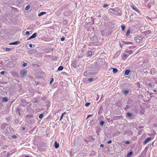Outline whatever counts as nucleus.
<instances>
[{
    "label": "nucleus",
    "mask_w": 157,
    "mask_h": 157,
    "mask_svg": "<svg viewBox=\"0 0 157 157\" xmlns=\"http://www.w3.org/2000/svg\"><path fill=\"white\" fill-rule=\"evenodd\" d=\"M153 91L155 92H156V90H153Z\"/></svg>",
    "instance_id": "58"
},
{
    "label": "nucleus",
    "mask_w": 157,
    "mask_h": 157,
    "mask_svg": "<svg viewBox=\"0 0 157 157\" xmlns=\"http://www.w3.org/2000/svg\"><path fill=\"white\" fill-rule=\"evenodd\" d=\"M92 52H91V51H90L89 52H88V56H90L91 55H92Z\"/></svg>",
    "instance_id": "29"
},
{
    "label": "nucleus",
    "mask_w": 157,
    "mask_h": 157,
    "mask_svg": "<svg viewBox=\"0 0 157 157\" xmlns=\"http://www.w3.org/2000/svg\"><path fill=\"white\" fill-rule=\"evenodd\" d=\"M7 125V124L6 123H3L1 125V128L2 129H4L6 127V126Z\"/></svg>",
    "instance_id": "8"
},
{
    "label": "nucleus",
    "mask_w": 157,
    "mask_h": 157,
    "mask_svg": "<svg viewBox=\"0 0 157 157\" xmlns=\"http://www.w3.org/2000/svg\"><path fill=\"white\" fill-rule=\"evenodd\" d=\"M5 136L2 134H0V140H5Z\"/></svg>",
    "instance_id": "5"
},
{
    "label": "nucleus",
    "mask_w": 157,
    "mask_h": 157,
    "mask_svg": "<svg viewBox=\"0 0 157 157\" xmlns=\"http://www.w3.org/2000/svg\"><path fill=\"white\" fill-rule=\"evenodd\" d=\"M130 33V31L129 30H127L126 33V36H128L129 35Z\"/></svg>",
    "instance_id": "25"
},
{
    "label": "nucleus",
    "mask_w": 157,
    "mask_h": 157,
    "mask_svg": "<svg viewBox=\"0 0 157 157\" xmlns=\"http://www.w3.org/2000/svg\"><path fill=\"white\" fill-rule=\"evenodd\" d=\"M59 144L57 142L55 141L54 143V147L56 148H57L59 147Z\"/></svg>",
    "instance_id": "4"
},
{
    "label": "nucleus",
    "mask_w": 157,
    "mask_h": 157,
    "mask_svg": "<svg viewBox=\"0 0 157 157\" xmlns=\"http://www.w3.org/2000/svg\"><path fill=\"white\" fill-rule=\"evenodd\" d=\"M12 137L13 138H17V136L15 135H13L12 136Z\"/></svg>",
    "instance_id": "44"
},
{
    "label": "nucleus",
    "mask_w": 157,
    "mask_h": 157,
    "mask_svg": "<svg viewBox=\"0 0 157 157\" xmlns=\"http://www.w3.org/2000/svg\"><path fill=\"white\" fill-rule=\"evenodd\" d=\"M93 78H90L88 80L90 81H92L93 80Z\"/></svg>",
    "instance_id": "42"
},
{
    "label": "nucleus",
    "mask_w": 157,
    "mask_h": 157,
    "mask_svg": "<svg viewBox=\"0 0 157 157\" xmlns=\"http://www.w3.org/2000/svg\"><path fill=\"white\" fill-rule=\"evenodd\" d=\"M121 28H122V30L124 31L125 29V26L124 25H121Z\"/></svg>",
    "instance_id": "23"
},
{
    "label": "nucleus",
    "mask_w": 157,
    "mask_h": 157,
    "mask_svg": "<svg viewBox=\"0 0 157 157\" xmlns=\"http://www.w3.org/2000/svg\"><path fill=\"white\" fill-rule=\"evenodd\" d=\"M137 85L138 86H139V87H140V83L139 82H138V83L137 84Z\"/></svg>",
    "instance_id": "53"
},
{
    "label": "nucleus",
    "mask_w": 157,
    "mask_h": 157,
    "mask_svg": "<svg viewBox=\"0 0 157 157\" xmlns=\"http://www.w3.org/2000/svg\"><path fill=\"white\" fill-rule=\"evenodd\" d=\"M151 137L148 138L145 140L144 142V144H146L147 143L149 142L151 140Z\"/></svg>",
    "instance_id": "3"
},
{
    "label": "nucleus",
    "mask_w": 157,
    "mask_h": 157,
    "mask_svg": "<svg viewBox=\"0 0 157 157\" xmlns=\"http://www.w3.org/2000/svg\"><path fill=\"white\" fill-rule=\"evenodd\" d=\"M65 40V38L64 37H62L61 38V40L62 41H63Z\"/></svg>",
    "instance_id": "40"
},
{
    "label": "nucleus",
    "mask_w": 157,
    "mask_h": 157,
    "mask_svg": "<svg viewBox=\"0 0 157 157\" xmlns=\"http://www.w3.org/2000/svg\"><path fill=\"white\" fill-rule=\"evenodd\" d=\"M129 93V91L128 90H125L123 92V94L125 95Z\"/></svg>",
    "instance_id": "17"
},
{
    "label": "nucleus",
    "mask_w": 157,
    "mask_h": 157,
    "mask_svg": "<svg viewBox=\"0 0 157 157\" xmlns=\"http://www.w3.org/2000/svg\"><path fill=\"white\" fill-rule=\"evenodd\" d=\"M133 154L132 151H130L129 152L127 155V156L128 157H130V156Z\"/></svg>",
    "instance_id": "13"
},
{
    "label": "nucleus",
    "mask_w": 157,
    "mask_h": 157,
    "mask_svg": "<svg viewBox=\"0 0 157 157\" xmlns=\"http://www.w3.org/2000/svg\"><path fill=\"white\" fill-rule=\"evenodd\" d=\"M21 73L23 76L25 77L26 75L27 72L25 70H22L21 71Z\"/></svg>",
    "instance_id": "2"
},
{
    "label": "nucleus",
    "mask_w": 157,
    "mask_h": 157,
    "mask_svg": "<svg viewBox=\"0 0 157 157\" xmlns=\"http://www.w3.org/2000/svg\"><path fill=\"white\" fill-rule=\"evenodd\" d=\"M5 72L4 71H2L1 72V73L2 75H3L4 74Z\"/></svg>",
    "instance_id": "50"
},
{
    "label": "nucleus",
    "mask_w": 157,
    "mask_h": 157,
    "mask_svg": "<svg viewBox=\"0 0 157 157\" xmlns=\"http://www.w3.org/2000/svg\"><path fill=\"white\" fill-rule=\"evenodd\" d=\"M103 17L104 19H106V18H107V17H106V15H104L103 16Z\"/></svg>",
    "instance_id": "39"
},
{
    "label": "nucleus",
    "mask_w": 157,
    "mask_h": 157,
    "mask_svg": "<svg viewBox=\"0 0 157 157\" xmlns=\"http://www.w3.org/2000/svg\"><path fill=\"white\" fill-rule=\"evenodd\" d=\"M144 155V152H142L141 153V154L140 157H143Z\"/></svg>",
    "instance_id": "30"
},
{
    "label": "nucleus",
    "mask_w": 157,
    "mask_h": 157,
    "mask_svg": "<svg viewBox=\"0 0 157 157\" xmlns=\"http://www.w3.org/2000/svg\"><path fill=\"white\" fill-rule=\"evenodd\" d=\"M33 45L32 44H29V46L30 47H32Z\"/></svg>",
    "instance_id": "52"
},
{
    "label": "nucleus",
    "mask_w": 157,
    "mask_h": 157,
    "mask_svg": "<svg viewBox=\"0 0 157 157\" xmlns=\"http://www.w3.org/2000/svg\"><path fill=\"white\" fill-rule=\"evenodd\" d=\"M104 146V145L103 144H101V145H100V147H103Z\"/></svg>",
    "instance_id": "54"
},
{
    "label": "nucleus",
    "mask_w": 157,
    "mask_h": 157,
    "mask_svg": "<svg viewBox=\"0 0 157 157\" xmlns=\"http://www.w3.org/2000/svg\"><path fill=\"white\" fill-rule=\"evenodd\" d=\"M88 139L90 141L93 142L94 140V139L93 138V137L91 136H89Z\"/></svg>",
    "instance_id": "6"
},
{
    "label": "nucleus",
    "mask_w": 157,
    "mask_h": 157,
    "mask_svg": "<svg viewBox=\"0 0 157 157\" xmlns=\"http://www.w3.org/2000/svg\"><path fill=\"white\" fill-rule=\"evenodd\" d=\"M37 36V34L36 33H33L32 36H31V37L32 38H34L35 37H36Z\"/></svg>",
    "instance_id": "10"
},
{
    "label": "nucleus",
    "mask_w": 157,
    "mask_h": 157,
    "mask_svg": "<svg viewBox=\"0 0 157 157\" xmlns=\"http://www.w3.org/2000/svg\"><path fill=\"white\" fill-rule=\"evenodd\" d=\"M127 52H128V53H129L130 54H131L132 53V51L131 50H129Z\"/></svg>",
    "instance_id": "37"
},
{
    "label": "nucleus",
    "mask_w": 157,
    "mask_h": 157,
    "mask_svg": "<svg viewBox=\"0 0 157 157\" xmlns=\"http://www.w3.org/2000/svg\"><path fill=\"white\" fill-rule=\"evenodd\" d=\"M112 69H113V72L114 73H117L118 71V70L116 68H112Z\"/></svg>",
    "instance_id": "11"
},
{
    "label": "nucleus",
    "mask_w": 157,
    "mask_h": 157,
    "mask_svg": "<svg viewBox=\"0 0 157 157\" xmlns=\"http://www.w3.org/2000/svg\"><path fill=\"white\" fill-rule=\"evenodd\" d=\"M21 101L23 103H25L26 102V101L25 100L23 99L22 98L21 99Z\"/></svg>",
    "instance_id": "33"
},
{
    "label": "nucleus",
    "mask_w": 157,
    "mask_h": 157,
    "mask_svg": "<svg viewBox=\"0 0 157 157\" xmlns=\"http://www.w3.org/2000/svg\"><path fill=\"white\" fill-rule=\"evenodd\" d=\"M11 50V48H6V50L7 51H9Z\"/></svg>",
    "instance_id": "43"
},
{
    "label": "nucleus",
    "mask_w": 157,
    "mask_h": 157,
    "mask_svg": "<svg viewBox=\"0 0 157 157\" xmlns=\"http://www.w3.org/2000/svg\"><path fill=\"white\" fill-rule=\"evenodd\" d=\"M10 155V153H9L8 152L6 154V157H9Z\"/></svg>",
    "instance_id": "38"
},
{
    "label": "nucleus",
    "mask_w": 157,
    "mask_h": 157,
    "mask_svg": "<svg viewBox=\"0 0 157 157\" xmlns=\"http://www.w3.org/2000/svg\"><path fill=\"white\" fill-rule=\"evenodd\" d=\"M111 143H112V140H110L108 141V142H107V144H111Z\"/></svg>",
    "instance_id": "46"
},
{
    "label": "nucleus",
    "mask_w": 157,
    "mask_h": 157,
    "mask_svg": "<svg viewBox=\"0 0 157 157\" xmlns=\"http://www.w3.org/2000/svg\"><path fill=\"white\" fill-rule=\"evenodd\" d=\"M104 124V122L103 121H101L100 122V125L101 126H103Z\"/></svg>",
    "instance_id": "19"
},
{
    "label": "nucleus",
    "mask_w": 157,
    "mask_h": 157,
    "mask_svg": "<svg viewBox=\"0 0 157 157\" xmlns=\"http://www.w3.org/2000/svg\"><path fill=\"white\" fill-rule=\"evenodd\" d=\"M43 117V114H40L39 116V118H42Z\"/></svg>",
    "instance_id": "31"
},
{
    "label": "nucleus",
    "mask_w": 157,
    "mask_h": 157,
    "mask_svg": "<svg viewBox=\"0 0 157 157\" xmlns=\"http://www.w3.org/2000/svg\"><path fill=\"white\" fill-rule=\"evenodd\" d=\"M22 105V106H25V105Z\"/></svg>",
    "instance_id": "62"
},
{
    "label": "nucleus",
    "mask_w": 157,
    "mask_h": 157,
    "mask_svg": "<svg viewBox=\"0 0 157 157\" xmlns=\"http://www.w3.org/2000/svg\"><path fill=\"white\" fill-rule=\"evenodd\" d=\"M26 34L27 35H28L29 34V31H27L26 32Z\"/></svg>",
    "instance_id": "48"
},
{
    "label": "nucleus",
    "mask_w": 157,
    "mask_h": 157,
    "mask_svg": "<svg viewBox=\"0 0 157 157\" xmlns=\"http://www.w3.org/2000/svg\"><path fill=\"white\" fill-rule=\"evenodd\" d=\"M22 129H23V130H25V127H23L22 128Z\"/></svg>",
    "instance_id": "57"
},
{
    "label": "nucleus",
    "mask_w": 157,
    "mask_h": 157,
    "mask_svg": "<svg viewBox=\"0 0 157 157\" xmlns=\"http://www.w3.org/2000/svg\"><path fill=\"white\" fill-rule=\"evenodd\" d=\"M124 57H126V55H124Z\"/></svg>",
    "instance_id": "60"
},
{
    "label": "nucleus",
    "mask_w": 157,
    "mask_h": 157,
    "mask_svg": "<svg viewBox=\"0 0 157 157\" xmlns=\"http://www.w3.org/2000/svg\"><path fill=\"white\" fill-rule=\"evenodd\" d=\"M87 75V73L86 72H85L84 73V75Z\"/></svg>",
    "instance_id": "56"
},
{
    "label": "nucleus",
    "mask_w": 157,
    "mask_h": 157,
    "mask_svg": "<svg viewBox=\"0 0 157 157\" xmlns=\"http://www.w3.org/2000/svg\"><path fill=\"white\" fill-rule=\"evenodd\" d=\"M137 43H140L141 41V40L137 38L135 39Z\"/></svg>",
    "instance_id": "18"
},
{
    "label": "nucleus",
    "mask_w": 157,
    "mask_h": 157,
    "mask_svg": "<svg viewBox=\"0 0 157 157\" xmlns=\"http://www.w3.org/2000/svg\"><path fill=\"white\" fill-rule=\"evenodd\" d=\"M130 72L131 70L130 69L127 70L125 71V75H128Z\"/></svg>",
    "instance_id": "9"
},
{
    "label": "nucleus",
    "mask_w": 157,
    "mask_h": 157,
    "mask_svg": "<svg viewBox=\"0 0 157 157\" xmlns=\"http://www.w3.org/2000/svg\"><path fill=\"white\" fill-rule=\"evenodd\" d=\"M46 13V12H41L39 14L38 16H40L41 15L45 14V13Z\"/></svg>",
    "instance_id": "16"
},
{
    "label": "nucleus",
    "mask_w": 157,
    "mask_h": 157,
    "mask_svg": "<svg viewBox=\"0 0 157 157\" xmlns=\"http://www.w3.org/2000/svg\"><path fill=\"white\" fill-rule=\"evenodd\" d=\"M21 109V108L20 107H17L16 109V112L18 113L20 115H21V113L20 112V109Z\"/></svg>",
    "instance_id": "12"
},
{
    "label": "nucleus",
    "mask_w": 157,
    "mask_h": 157,
    "mask_svg": "<svg viewBox=\"0 0 157 157\" xmlns=\"http://www.w3.org/2000/svg\"><path fill=\"white\" fill-rule=\"evenodd\" d=\"M131 7L135 11H136L138 13H140V11L138 10V9L137 8L135 7L134 6H131Z\"/></svg>",
    "instance_id": "7"
},
{
    "label": "nucleus",
    "mask_w": 157,
    "mask_h": 157,
    "mask_svg": "<svg viewBox=\"0 0 157 157\" xmlns=\"http://www.w3.org/2000/svg\"><path fill=\"white\" fill-rule=\"evenodd\" d=\"M33 117V115L32 114H29L27 116V117Z\"/></svg>",
    "instance_id": "34"
},
{
    "label": "nucleus",
    "mask_w": 157,
    "mask_h": 157,
    "mask_svg": "<svg viewBox=\"0 0 157 157\" xmlns=\"http://www.w3.org/2000/svg\"><path fill=\"white\" fill-rule=\"evenodd\" d=\"M83 56L81 54H78L77 56V57L78 58H80L82 57Z\"/></svg>",
    "instance_id": "24"
},
{
    "label": "nucleus",
    "mask_w": 157,
    "mask_h": 157,
    "mask_svg": "<svg viewBox=\"0 0 157 157\" xmlns=\"http://www.w3.org/2000/svg\"><path fill=\"white\" fill-rule=\"evenodd\" d=\"M29 8H30V6L29 5H28L26 7H25V10H28L29 9Z\"/></svg>",
    "instance_id": "22"
},
{
    "label": "nucleus",
    "mask_w": 157,
    "mask_h": 157,
    "mask_svg": "<svg viewBox=\"0 0 157 157\" xmlns=\"http://www.w3.org/2000/svg\"><path fill=\"white\" fill-rule=\"evenodd\" d=\"M90 103L87 102L85 104V106L86 107H88L90 105Z\"/></svg>",
    "instance_id": "27"
},
{
    "label": "nucleus",
    "mask_w": 157,
    "mask_h": 157,
    "mask_svg": "<svg viewBox=\"0 0 157 157\" xmlns=\"http://www.w3.org/2000/svg\"><path fill=\"white\" fill-rule=\"evenodd\" d=\"M65 113H63L62 115L61 116V117H60V120H61V119L63 118V115L64 114H65Z\"/></svg>",
    "instance_id": "32"
},
{
    "label": "nucleus",
    "mask_w": 157,
    "mask_h": 157,
    "mask_svg": "<svg viewBox=\"0 0 157 157\" xmlns=\"http://www.w3.org/2000/svg\"><path fill=\"white\" fill-rule=\"evenodd\" d=\"M108 6V5L106 4H104L103 6V7L105 8L107 7Z\"/></svg>",
    "instance_id": "35"
},
{
    "label": "nucleus",
    "mask_w": 157,
    "mask_h": 157,
    "mask_svg": "<svg viewBox=\"0 0 157 157\" xmlns=\"http://www.w3.org/2000/svg\"><path fill=\"white\" fill-rule=\"evenodd\" d=\"M36 50H33V52H36Z\"/></svg>",
    "instance_id": "59"
},
{
    "label": "nucleus",
    "mask_w": 157,
    "mask_h": 157,
    "mask_svg": "<svg viewBox=\"0 0 157 157\" xmlns=\"http://www.w3.org/2000/svg\"><path fill=\"white\" fill-rule=\"evenodd\" d=\"M129 117H131L132 116V114L131 113H128L126 114Z\"/></svg>",
    "instance_id": "15"
},
{
    "label": "nucleus",
    "mask_w": 157,
    "mask_h": 157,
    "mask_svg": "<svg viewBox=\"0 0 157 157\" xmlns=\"http://www.w3.org/2000/svg\"><path fill=\"white\" fill-rule=\"evenodd\" d=\"M25 157H29V156H25Z\"/></svg>",
    "instance_id": "61"
},
{
    "label": "nucleus",
    "mask_w": 157,
    "mask_h": 157,
    "mask_svg": "<svg viewBox=\"0 0 157 157\" xmlns=\"http://www.w3.org/2000/svg\"><path fill=\"white\" fill-rule=\"evenodd\" d=\"M92 116V115H90V114H89V115H88L87 116V118H86V119H87V118H89V117H91Z\"/></svg>",
    "instance_id": "45"
},
{
    "label": "nucleus",
    "mask_w": 157,
    "mask_h": 157,
    "mask_svg": "<svg viewBox=\"0 0 157 157\" xmlns=\"http://www.w3.org/2000/svg\"><path fill=\"white\" fill-rule=\"evenodd\" d=\"M33 102H37L38 101H37V100L36 99H34L33 100Z\"/></svg>",
    "instance_id": "41"
},
{
    "label": "nucleus",
    "mask_w": 157,
    "mask_h": 157,
    "mask_svg": "<svg viewBox=\"0 0 157 157\" xmlns=\"http://www.w3.org/2000/svg\"><path fill=\"white\" fill-rule=\"evenodd\" d=\"M14 42L11 43L10 44L14 45Z\"/></svg>",
    "instance_id": "55"
},
{
    "label": "nucleus",
    "mask_w": 157,
    "mask_h": 157,
    "mask_svg": "<svg viewBox=\"0 0 157 157\" xmlns=\"http://www.w3.org/2000/svg\"><path fill=\"white\" fill-rule=\"evenodd\" d=\"M148 85H149V86H150L151 87L152 86V84L151 83H149L148 84Z\"/></svg>",
    "instance_id": "47"
},
{
    "label": "nucleus",
    "mask_w": 157,
    "mask_h": 157,
    "mask_svg": "<svg viewBox=\"0 0 157 157\" xmlns=\"http://www.w3.org/2000/svg\"><path fill=\"white\" fill-rule=\"evenodd\" d=\"M14 45H16L19 44L20 43V42L19 41H17L14 42Z\"/></svg>",
    "instance_id": "20"
},
{
    "label": "nucleus",
    "mask_w": 157,
    "mask_h": 157,
    "mask_svg": "<svg viewBox=\"0 0 157 157\" xmlns=\"http://www.w3.org/2000/svg\"><path fill=\"white\" fill-rule=\"evenodd\" d=\"M63 67L62 66H59L58 69V70L59 71H62V70H63Z\"/></svg>",
    "instance_id": "14"
},
{
    "label": "nucleus",
    "mask_w": 157,
    "mask_h": 157,
    "mask_svg": "<svg viewBox=\"0 0 157 157\" xmlns=\"http://www.w3.org/2000/svg\"><path fill=\"white\" fill-rule=\"evenodd\" d=\"M152 93H151V94H150V95H151L152 94Z\"/></svg>",
    "instance_id": "64"
},
{
    "label": "nucleus",
    "mask_w": 157,
    "mask_h": 157,
    "mask_svg": "<svg viewBox=\"0 0 157 157\" xmlns=\"http://www.w3.org/2000/svg\"><path fill=\"white\" fill-rule=\"evenodd\" d=\"M32 39V38L31 37V36H30L29 38L27 39V40H30L31 39Z\"/></svg>",
    "instance_id": "51"
},
{
    "label": "nucleus",
    "mask_w": 157,
    "mask_h": 157,
    "mask_svg": "<svg viewBox=\"0 0 157 157\" xmlns=\"http://www.w3.org/2000/svg\"><path fill=\"white\" fill-rule=\"evenodd\" d=\"M129 143H130V142L128 141H126L125 142V143L126 144H129Z\"/></svg>",
    "instance_id": "49"
},
{
    "label": "nucleus",
    "mask_w": 157,
    "mask_h": 157,
    "mask_svg": "<svg viewBox=\"0 0 157 157\" xmlns=\"http://www.w3.org/2000/svg\"><path fill=\"white\" fill-rule=\"evenodd\" d=\"M27 66V64L25 63H24L23 65V66L24 67H26Z\"/></svg>",
    "instance_id": "36"
},
{
    "label": "nucleus",
    "mask_w": 157,
    "mask_h": 157,
    "mask_svg": "<svg viewBox=\"0 0 157 157\" xmlns=\"http://www.w3.org/2000/svg\"><path fill=\"white\" fill-rule=\"evenodd\" d=\"M2 100L4 101H5V102H6L7 101H8V99L6 98V97H4V98H3V100Z\"/></svg>",
    "instance_id": "21"
},
{
    "label": "nucleus",
    "mask_w": 157,
    "mask_h": 157,
    "mask_svg": "<svg viewBox=\"0 0 157 157\" xmlns=\"http://www.w3.org/2000/svg\"><path fill=\"white\" fill-rule=\"evenodd\" d=\"M54 79L53 78H52L51 79L50 81V84L51 85L52 82H53Z\"/></svg>",
    "instance_id": "28"
},
{
    "label": "nucleus",
    "mask_w": 157,
    "mask_h": 157,
    "mask_svg": "<svg viewBox=\"0 0 157 157\" xmlns=\"http://www.w3.org/2000/svg\"><path fill=\"white\" fill-rule=\"evenodd\" d=\"M123 42L124 43V44H132V43L131 42H126L125 41H124Z\"/></svg>",
    "instance_id": "26"
},
{
    "label": "nucleus",
    "mask_w": 157,
    "mask_h": 157,
    "mask_svg": "<svg viewBox=\"0 0 157 157\" xmlns=\"http://www.w3.org/2000/svg\"><path fill=\"white\" fill-rule=\"evenodd\" d=\"M151 53L152 55L155 57L157 56V48H154L151 50Z\"/></svg>",
    "instance_id": "1"
},
{
    "label": "nucleus",
    "mask_w": 157,
    "mask_h": 157,
    "mask_svg": "<svg viewBox=\"0 0 157 157\" xmlns=\"http://www.w3.org/2000/svg\"><path fill=\"white\" fill-rule=\"evenodd\" d=\"M98 16H99V17H101V14H99V15H98Z\"/></svg>",
    "instance_id": "63"
}]
</instances>
